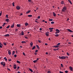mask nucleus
I'll use <instances>...</instances> for the list:
<instances>
[{"label":"nucleus","instance_id":"1","mask_svg":"<svg viewBox=\"0 0 73 73\" xmlns=\"http://www.w3.org/2000/svg\"><path fill=\"white\" fill-rule=\"evenodd\" d=\"M66 9H67V8L66 7L64 6V7H63V9H62V12H65V11H66Z\"/></svg>","mask_w":73,"mask_h":73},{"label":"nucleus","instance_id":"2","mask_svg":"<svg viewBox=\"0 0 73 73\" xmlns=\"http://www.w3.org/2000/svg\"><path fill=\"white\" fill-rule=\"evenodd\" d=\"M59 59H65L66 58V57L64 56H62V57L59 56Z\"/></svg>","mask_w":73,"mask_h":73},{"label":"nucleus","instance_id":"3","mask_svg":"<svg viewBox=\"0 0 73 73\" xmlns=\"http://www.w3.org/2000/svg\"><path fill=\"white\" fill-rule=\"evenodd\" d=\"M56 32L55 33V34H58V33H59L60 32V30H59L58 29H56Z\"/></svg>","mask_w":73,"mask_h":73},{"label":"nucleus","instance_id":"4","mask_svg":"<svg viewBox=\"0 0 73 73\" xmlns=\"http://www.w3.org/2000/svg\"><path fill=\"white\" fill-rule=\"evenodd\" d=\"M8 53L9 54L10 56H11V51L10 50H9L8 51Z\"/></svg>","mask_w":73,"mask_h":73},{"label":"nucleus","instance_id":"5","mask_svg":"<svg viewBox=\"0 0 73 73\" xmlns=\"http://www.w3.org/2000/svg\"><path fill=\"white\" fill-rule=\"evenodd\" d=\"M67 31H68V32H70L71 33H72L73 32V31L69 29H67Z\"/></svg>","mask_w":73,"mask_h":73},{"label":"nucleus","instance_id":"6","mask_svg":"<svg viewBox=\"0 0 73 73\" xmlns=\"http://www.w3.org/2000/svg\"><path fill=\"white\" fill-rule=\"evenodd\" d=\"M16 8L17 9L19 10V9H20V7L19 6H17L16 7Z\"/></svg>","mask_w":73,"mask_h":73},{"label":"nucleus","instance_id":"7","mask_svg":"<svg viewBox=\"0 0 73 73\" xmlns=\"http://www.w3.org/2000/svg\"><path fill=\"white\" fill-rule=\"evenodd\" d=\"M5 37H9V34H7L5 35Z\"/></svg>","mask_w":73,"mask_h":73},{"label":"nucleus","instance_id":"8","mask_svg":"<svg viewBox=\"0 0 73 73\" xmlns=\"http://www.w3.org/2000/svg\"><path fill=\"white\" fill-rule=\"evenodd\" d=\"M14 67H13V68L15 69H16V65H15V64L14 65Z\"/></svg>","mask_w":73,"mask_h":73},{"label":"nucleus","instance_id":"9","mask_svg":"<svg viewBox=\"0 0 73 73\" xmlns=\"http://www.w3.org/2000/svg\"><path fill=\"white\" fill-rule=\"evenodd\" d=\"M9 20L8 19H5L6 21H7V23H9Z\"/></svg>","mask_w":73,"mask_h":73},{"label":"nucleus","instance_id":"10","mask_svg":"<svg viewBox=\"0 0 73 73\" xmlns=\"http://www.w3.org/2000/svg\"><path fill=\"white\" fill-rule=\"evenodd\" d=\"M17 27H21V24H17Z\"/></svg>","mask_w":73,"mask_h":73},{"label":"nucleus","instance_id":"11","mask_svg":"<svg viewBox=\"0 0 73 73\" xmlns=\"http://www.w3.org/2000/svg\"><path fill=\"white\" fill-rule=\"evenodd\" d=\"M53 47H55V48H58L59 47V46H54Z\"/></svg>","mask_w":73,"mask_h":73},{"label":"nucleus","instance_id":"12","mask_svg":"<svg viewBox=\"0 0 73 73\" xmlns=\"http://www.w3.org/2000/svg\"><path fill=\"white\" fill-rule=\"evenodd\" d=\"M30 46L32 47L33 46V43L32 42H31L30 43Z\"/></svg>","mask_w":73,"mask_h":73},{"label":"nucleus","instance_id":"13","mask_svg":"<svg viewBox=\"0 0 73 73\" xmlns=\"http://www.w3.org/2000/svg\"><path fill=\"white\" fill-rule=\"evenodd\" d=\"M36 46L37 47V48H38V49H40V47H39V46H38V45H36Z\"/></svg>","mask_w":73,"mask_h":73},{"label":"nucleus","instance_id":"14","mask_svg":"<svg viewBox=\"0 0 73 73\" xmlns=\"http://www.w3.org/2000/svg\"><path fill=\"white\" fill-rule=\"evenodd\" d=\"M15 52L14 51H13V52H12V55L13 56V55H14V54H15Z\"/></svg>","mask_w":73,"mask_h":73},{"label":"nucleus","instance_id":"15","mask_svg":"<svg viewBox=\"0 0 73 73\" xmlns=\"http://www.w3.org/2000/svg\"><path fill=\"white\" fill-rule=\"evenodd\" d=\"M28 17H32V15H28Z\"/></svg>","mask_w":73,"mask_h":73},{"label":"nucleus","instance_id":"16","mask_svg":"<svg viewBox=\"0 0 73 73\" xmlns=\"http://www.w3.org/2000/svg\"><path fill=\"white\" fill-rule=\"evenodd\" d=\"M14 24H13L11 26V28H13L14 27Z\"/></svg>","mask_w":73,"mask_h":73},{"label":"nucleus","instance_id":"17","mask_svg":"<svg viewBox=\"0 0 73 73\" xmlns=\"http://www.w3.org/2000/svg\"><path fill=\"white\" fill-rule=\"evenodd\" d=\"M5 62H2L1 63V64L2 65H3L5 63Z\"/></svg>","mask_w":73,"mask_h":73},{"label":"nucleus","instance_id":"18","mask_svg":"<svg viewBox=\"0 0 73 73\" xmlns=\"http://www.w3.org/2000/svg\"><path fill=\"white\" fill-rule=\"evenodd\" d=\"M68 1L70 3V4H71V5L72 4V2H71V1H70V0H68Z\"/></svg>","mask_w":73,"mask_h":73},{"label":"nucleus","instance_id":"19","mask_svg":"<svg viewBox=\"0 0 73 73\" xmlns=\"http://www.w3.org/2000/svg\"><path fill=\"white\" fill-rule=\"evenodd\" d=\"M61 4H64V1H62L61 2Z\"/></svg>","mask_w":73,"mask_h":73},{"label":"nucleus","instance_id":"20","mask_svg":"<svg viewBox=\"0 0 73 73\" xmlns=\"http://www.w3.org/2000/svg\"><path fill=\"white\" fill-rule=\"evenodd\" d=\"M70 70H71V71H73V70H72V67H70Z\"/></svg>","mask_w":73,"mask_h":73},{"label":"nucleus","instance_id":"21","mask_svg":"<svg viewBox=\"0 0 73 73\" xmlns=\"http://www.w3.org/2000/svg\"><path fill=\"white\" fill-rule=\"evenodd\" d=\"M35 48H36V46H34L33 47L32 49V50H33V49H35Z\"/></svg>","mask_w":73,"mask_h":73},{"label":"nucleus","instance_id":"22","mask_svg":"<svg viewBox=\"0 0 73 73\" xmlns=\"http://www.w3.org/2000/svg\"><path fill=\"white\" fill-rule=\"evenodd\" d=\"M33 62L34 63H36V62H37V61L36 60H34L33 61Z\"/></svg>","mask_w":73,"mask_h":73},{"label":"nucleus","instance_id":"23","mask_svg":"<svg viewBox=\"0 0 73 73\" xmlns=\"http://www.w3.org/2000/svg\"><path fill=\"white\" fill-rule=\"evenodd\" d=\"M31 12V11H29L26 12L27 14H28V13H29V12Z\"/></svg>","mask_w":73,"mask_h":73},{"label":"nucleus","instance_id":"24","mask_svg":"<svg viewBox=\"0 0 73 73\" xmlns=\"http://www.w3.org/2000/svg\"><path fill=\"white\" fill-rule=\"evenodd\" d=\"M4 59L5 60V61H7V58L6 57H5V58H4Z\"/></svg>","mask_w":73,"mask_h":73},{"label":"nucleus","instance_id":"25","mask_svg":"<svg viewBox=\"0 0 73 73\" xmlns=\"http://www.w3.org/2000/svg\"><path fill=\"white\" fill-rule=\"evenodd\" d=\"M53 15L54 16H56V14H55V13H54V12H53Z\"/></svg>","mask_w":73,"mask_h":73},{"label":"nucleus","instance_id":"26","mask_svg":"<svg viewBox=\"0 0 73 73\" xmlns=\"http://www.w3.org/2000/svg\"><path fill=\"white\" fill-rule=\"evenodd\" d=\"M17 63H18V64H20V63H21V62H20V61H19L18 60L17 61Z\"/></svg>","mask_w":73,"mask_h":73},{"label":"nucleus","instance_id":"27","mask_svg":"<svg viewBox=\"0 0 73 73\" xmlns=\"http://www.w3.org/2000/svg\"><path fill=\"white\" fill-rule=\"evenodd\" d=\"M59 49L58 48L57 49H54V50L55 51H56V50H58Z\"/></svg>","mask_w":73,"mask_h":73},{"label":"nucleus","instance_id":"28","mask_svg":"<svg viewBox=\"0 0 73 73\" xmlns=\"http://www.w3.org/2000/svg\"><path fill=\"white\" fill-rule=\"evenodd\" d=\"M29 70H30V71H31V72H33V70H32L31 68H29Z\"/></svg>","mask_w":73,"mask_h":73},{"label":"nucleus","instance_id":"29","mask_svg":"<svg viewBox=\"0 0 73 73\" xmlns=\"http://www.w3.org/2000/svg\"><path fill=\"white\" fill-rule=\"evenodd\" d=\"M21 35H22V36H23L24 35V32H23V31L22 32Z\"/></svg>","mask_w":73,"mask_h":73},{"label":"nucleus","instance_id":"30","mask_svg":"<svg viewBox=\"0 0 73 73\" xmlns=\"http://www.w3.org/2000/svg\"><path fill=\"white\" fill-rule=\"evenodd\" d=\"M28 25V23H26L25 24V26H27V25Z\"/></svg>","mask_w":73,"mask_h":73},{"label":"nucleus","instance_id":"31","mask_svg":"<svg viewBox=\"0 0 73 73\" xmlns=\"http://www.w3.org/2000/svg\"><path fill=\"white\" fill-rule=\"evenodd\" d=\"M21 42L22 43V44H23V43H26V42L25 41H22Z\"/></svg>","mask_w":73,"mask_h":73},{"label":"nucleus","instance_id":"32","mask_svg":"<svg viewBox=\"0 0 73 73\" xmlns=\"http://www.w3.org/2000/svg\"><path fill=\"white\" fill-rule=\"evenodd\" d=\"M49 21H53V19H49Z\"/></svg>","mask_w":73,"mask_h":73},{"label":"nucleus","instance_id":"33","mask_svg":"<svg viewBox=\"0 0 73 73\" xmlns=\"http://www.w3.org/2000/svg\"><path fill=\"white\" fill-rule=\"evenodd\" d=\"M5 63L3 64V67H5Z\"/></svg>","mask_w":73,"mask_h":73},{"label":"nucleus","instance_id":"34","mask_svg":"<svg viewBox=\"0 0 73 73\" xmlns=\"http://www.w3.org/2000/svg\"><path fill=\"white\" fill-rule=\"evenodd\" d=\"M49 29L50 30H52V29H53V28H49Z\"/></svg>","mask_w":73,"mask_h":73},{"label":"nucleus","instance_id":"35","mask_svg":"<svg viewBox=\"0 0 73 73\" xmlns=\"http://www.w3.org/2000/svg\"><path fill=\"white\" fill-rule=\"evenodd\" d=\"M59 35H58V34H56L55 35V36L56 37H58Z\"/></svg>","mask_w":73,"mask_h":73},{"label":"nucleus","instance_id":"36","mask_svg":"<svg viewBox=\"0 0 73 73\" xmlns=\"http://www.w3.org/2000/svg\"><path fill=\"white\" fill-rule=\"evenodd\" d=\"M51 23L52 24H54V22L53 21L51 22Z\"/></svg>","mask_w":73,"mask_h":73},{"label":"nucleus","instance_id":"37","mask_svg":"<svg viewBox=\"0 0 73 73\" xmlns=\"http://www.w3.org/2000/svg\"><path fill=\"white\" fill-rule=\"evenodd\" d=\"M67 54L68 56L70 55V54H69V53L68 52L67 53Z\"/></svg>","mask_w":73,"mask_h":73},{"label":"nucleus","instance_id":"38","mask_svg":"<svg viewBox=\"0 0 73 73\" xmlns=\"http://www.w3.org/2000/svg\"><path fill=\"white\" fill-rule=\"evenodd\" d=\"M10 27V25H8L7 27V29H8V28H9V27Z\"/></svg>","mask_w":73,"mask_h":73},{"label":"nucleus","instance_id":"39","mask_svg":"<svg viewBox=\"0 0 73 73\" xmlns=\"http://www.w3.org/2000/svg\"><path fill=\"white\" fill-rule=\"evenodd\" d=\"M15 3L13 2L12 3V5L13 6V7H15Z\"/></svg>","mask_w":73,"mask_h":73},{"label":"nucleus","instance_id":"40","mask_svg":"<svg viewBox=\"0 0 73 73\" xmlns=\"http://www.w3.org/2000/svg\"><path fill=\"white\" fill-rule=\"evenodd\" d=\"M5 25V23H4L2 25L3 27H4V25Z\"/></svg>","mask_w":73,"mask_h":73},{"label":"nucleus","instance_id":"41","mask_svg":"<svg viewBox=\"0 0 73 73\" xmlns=\"http://www.w3.org/2000/svg\"><path fill=\"white\" fill-rule=\"evenodd\" d=\"M23 54L24 55V56H26V55H25V53H24V52H23Z\"/></svg>","mask_w":73,"mask_h":73},{"label":"nucleus","instance_id":"42","mask_svg":"<svg viewBox=\"0 0 73 73\" xmlns=\"http://www.w3.org/2000/svg\"><path fill=\"white\" fill-rule=\"evenodd\" d=\"M61 67H64V66L62 64H61Z\"/></svg>","mask_w":73,"mask_h":73},{"label":"nucleus","instance_id":"43","mask_svg":"<svg viewBox=\"0 0 73 73\" xmlns=\"http://www.w3.org/2000/svg\"><path fill=\"white\" fill-rule=\"evenodd\" d=\"M46 35L47 36H49V34H48L47 33H46Z\"/></svg>","mask_w":73,"mask_h":73},{"label":"nucleus","instance_id":"44","mask_svg":"<svg viewBox=\"0 0 73 73\" xmlns=\"http://www.w3.org/2000/svg\"><path fill=\"white\" fill-rule=\"evenodd\" d=\"M8 15H6V17L7 18H8Z\"/></svg>","mask_w":73,"mask_h":73},{"label":"nucleus","instance_id":"45","mask_svg":"<svg viewBox=\"0 0 73 73\" xmlns=\"http://www.w3.org/2000/svg\"><path fill=\"white\" fill-rule=\"evenodd\" d=\"M7 69L8 70H9V71H11V69H9L8 68H7Z\"/></svg>","mask_w":73,"mask_h":73},{"label":"nucleus","instance_id":"46","mask_svg":"<svg viewBox=\"0 0 73 73\" xmlns=\"http://www.w3.org/2000/svg\"><path fill=\"white\" fill-rule=\"evenodd\" d=\"M60 44V43H58L57 44H56V45H59Z\"/></svg>","mask_w":73,"mask_h":73},{"label":"nucleus","instance_id":"47","mask_svg":"<svg viewBox=\"0 0 73 73\" xmlns=\"http://www.w3.org/2000/svg\"><path fill=\"white\" fill-rule=\"evenodd\" d=\"M40 16H39L38 17L37 19H40Z\"/></svg>","mask_w":73,"mask_h":73},{"label":"nucleus","instance_id":"48","mask_svg":"<svg viewBox=\"0 0 73 73\" xmlns=\"http://www.w3.org/2000/svg\"><path fill=\"white\" fill-rule=\"evenodd\" d=\"M3 44L5 45H7V44L5 42H3Z\"/></svg>","mask_w":73,"mask_h":73},{"label":"nucleus","instance_id":"49","mask_svg":"<svg viewBox=\"0 0 73 73\" xmlns=\"http://www.w3.org/2000/svg\"><path fill=\"white\" fill-rule=\"evenodd\" d=\"M14 57H17V55H16V54H15L14 55Z\"/></svg>","mask_w":73,"mask_h":73},{"label":"nucleus","instance_id":"50","mask_svg":"<svg viewBox=\"0 0 73 73\" xmlns=\"http://www.w3.org/2000/svg\"><path fill=\"white\" fill-rule=\"evenodd\" d=\"M47 73H51V72H50V71H48L47 72Z\"/></svg>","mask_w":73,"mask_h":73},{"label":"nucleus","instance_id":"51","mask_svg":"<svg viewBox=\"0 0 73 73\" xmlns=\"http://www.w3.org/2000/svg\"><path fill=\"white\" fill-rule=\"evenodd\" d=\"M11 60H12V59H10L8 60L9 61H11Z\"/></svg>","mask_w":73,"mask_h":73},{"label":"nucleus","instance_id":"52","mask_svg":"<svg viewBox=\"0 0 73 73\" xmlns=\"http://www.w3.org/2000/svg\"><path fill=\"white\" fill-rule=\"evenodd\" d=\"M1 13H0V16H1V14H2V12L1 11Z\"/></svg>","mask_w":73,"mask_h":73},{"label":"nucleus","instance_id":"53","mask_svg":"<svg viewBox=\"0 0 73 73\" xmlns=\"http://www.w3.org/2000/svg\"><path fill=\"white\" fill-rule=\"evenodd\" d=\"M35 52H38V50H36L35 51Z\"/></svg>","mask_w":73,"mask_h":73},{"label":"nucleus","instance_id":"54","mask_svg":"<svg viewBox=\"0 0 73 73\" xmlns=\"http://www.w3.org/2000/svg\"><path fill=\"white\" fill-rule=\"evenodd\" d=\"M35 55H37V53L35 52V53H34Z\"/></svg>","mask_w":73,"mask_h":73},{"label":"nucleus","instance_id":"55","mask_svg":"<svg viewBox=\"0 0 73 73\" xmlns=\"http://www.w3.org/2000/svg\"><path fill=\"white\" fill-rule=\"evenodd\" d=\"M29 2H31V0H28Z\"/></svg>","mask_w":73,"mask_h":73},{"label":"nucleus","instance_id":"56","mask_svg":"<svg viewBox=\"0 0 73 73\" xmlns=\"http://www.w3.org/2000/svg\"><path fill=\"white\" fill-rule=\"evenodd\" d=\"M38 41L39 42H40V43H41V41L40 40H38Z\"/></svg>","mask_w":73,"mask_h":73},{"label":"nucleus","instance_id":"57","mask_svg":"<svg viewBox=\"0 0 73 73\" xmlns=\"http://www.w3.org/2000/svg\"><path fill=\"white\" fill-rule=\"evenodd\" d=\"M38 8L37 7L36 9V10H38Z\"/></svg>","mask_w":73,"mask_h":73},{"label":"nucleus","instance_id":"58","mask_svg":"<svg viewBox=\"0 0 73 73\" xmlns=\"http://www.w3.org/2000/svg\"><path fill=\"white\" fill-rule=\"evenodd\" d=\"M35 22H36V23H38V22L37 21H35Z\"/></svg>","mask_w":73,"mask_h":73},{"label":"nucleus","instance_id":"59","mask_svg":"<svg viewBox=\"0 0 73 73\" xmlns=\"http://www.w3.org/2000/svg\"><path fill=\"white\" fill-rule=\"evenodd\" d=\"M68 71H65V72L66 73H68Z\"/></svg>","mask_w":73,"mask_h":73},{"label":"nucleus","instance_id":"60","mask_svg":"<svg viewBox=\"0 0 73 73\" xmlns=\"http://www.w3.org/2000/svg\"><path fill=\"white\" fill-rule=\"evenodd\" d=\"M66 42H68V41H69V40H68V39H67L66 40Z\"/></svg>","mask_w":73,"mask_h":73},{"label":"nucleus","instance_id":"61","mask_svg":"<svg viewBox=\"0 0 73 73\" xmlns=\"http://www.w3.org/2000/svg\"><path fill=\"white\" fill-rule=\"evenodd\" d=\"M60 73H63V72H61V71H60Z\"/></svg>","mask_w":73,"mask_h":73},{"label":"nucleus","instance_id":"62","mask_svg":"<svg viewBox=\"0 0 73 73\" xmlns=\"http://www.w3.org/2000/svg\"><path fill=\"white\" fill-rule=\"evenodd\" d=\"M2 46H1V45H0V48H2Z\"/></svg>","mask_w":73,"mask_h":73},{"label":"nucleus","instance_id":"63","mask_svg":"<svg viewBox=\"0 0 73 73\" xmlns=\"http://www.w3.org/2000/svg\"><path fill=\"white\" fill-rule=\"evenodd\" d=\"M39 30L40 31H42V29L41 28H40V29H39Z\"/></svg>","mask_w":73,"mask_h":73},{"label":"nucleus","instance_id":"64","mask_svg":"<svg viewBox=\"0 0 73 73\" xmlns=\"http://www.w3.org/2000/svg\"><path fill=\"white\" fill-rule=\"evenodd\" d=\"M18 73H21L20 72L18 71L17 72Z\"/></svg>","mask_w":73,"mask_h":73}]
</instances>
